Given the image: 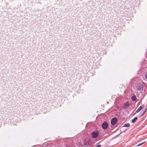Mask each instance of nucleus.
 I'll list each match as a JSON object with an SVG mask.
<instances>
[{
  "label": "nucleus",
  "instance_id": "1",
  "mask_svg": "<svg viewBox=\"0 0 147 147\" xmlns=\"http://www.w3.org/2000/svg\"><path fill=\"white\" fill-rule=\"evenodd\" d=\"M99 135V132L98 131H94L92 132L91 134L92 137L93 138H96Z\"/></svg>",
  "mask_w": 147,
  "mask_h": 147
},
{
  "label": "nucleus",
  "instance_id": "2",
  "mask_svg": "<svg viewBox=\"0 0 147 147\" xmlns=\"http://www.w3.org/2000/svg\"><path fill=\"white\" fill-rule=\"evenodd\" d=\"M108 126V124L106 122H104L102 125V127L104 129H107Z\"/></svg>",
  "mask_w": 147,
  "mask_h": 147
},
{
  "label": "nucleus",
  "instance_id": "3",
  "mask_svg": "<svg viewBox=\"0 0 147 147\" xmlns=\"http://www.w3.org/2000/svg\"><path fill=\"white\" fill-rule=\"evenodd\" d=\"M129 104L127 102H126L123 105V108L124 109H126L129 106Z\"/></svg>",
  "mask_w": 147,
  "mask_h": 147
},
{
  "label": "nucleus",
  "instance_id": "4",
  "mask_svg": "<svg viewBox=\"0 0 147 147\" xmlns=\"http://www.w3.org/2000/svg\"><path fill=\"white\" fill-rule=\"evenodd\" d=\"M144 107L143 106H140L136 110V112H139L141 109L144 108Z\"/></svg>",
  "mask_w": 147,
  "mask_h": 147
},
{
  "label": "nucleus",
  "instance_id": "5",
  "mask_svg": "<svg viewBox=\"0 0 147 147\" xmlns=\"http://www.w3.org/2000/svg\"><path fill=\"white\" fill-rule=\"evenodd\" d=\"M117 121V120H111V123L112 125H114Z\"/></svg>",
  "mask_w": 147,
  "mask_h": 147
},
{
  "label": "nucleus",
  "instance_id": "6",
  "mask_svg": "<svg viewBox=\"0 0 147 147\" xmlns=\"http://www.w3.org/2000/svg\"><path fill=\"white\" fill-rule=\"evenodd\" d=\"M143 88V87L142 85L138 86L137 87V89L138 90H140Z\"/></svg>",
  "mask_w": 147,
  "mask_h": 147
},
{
  "label": "nucleus",
  "instance_id": "7",
  "mask_svg": "<svg viewBox=\"0 0 147 147\" xmlns=\"http://www.w3.org/2000/svg\"><path fill=\"white\" fill-rule=\"evenodd\" d=\"M130 126V124L129 123H127L124 124L123 126V127H129Z\"/></svg>",
  "mask_w": 147,
  "mask_h": 147
},
{
  "label": "nucleus",
  "instance_id": "8",
  "mask_svg": "<svg viewBox=\"0 0 147 147\" xmlns=\"http://www.w3.org/2000/svg\"><path fill=\"white\" fill-rule=\"evenodd\" d=\"M131 98L132 100H135L136 99V97L135 96H134L132 97Z\"/></svg>",
  "mask_w": 147,
  "mask_h": 147
},
{
  "label": "nucleus",
  "instance_id": "9",
  "mask_svg": "<svg viewBox=\"0 0 147 147\" xmlns=\"http://www.w3.org/2000/svg\"><path fill=\"white\" fill-rule=\"evenodd\" d=\"M145 142H143L141 143H140V144H137V146H140L141 145L143 144Z\"/></svg>",
  "mask_w": 147,
  "mask_h": 147
},
{
  "label": "nucleus",
  "instance_id": "10",
  "mask_svg": "<svg viewBox=\"0 0 147 147\" xmlns=\"http://www.w3.org/2000/svg\"><path fill=\"white\" fill-rule=\"evenodd\" d=\"M146 109H145V110H144V111H143L142 112V113H141V116H140V117L142 115L144 114V112L146 111Z\"/></svg>",
  "mask_w": 147,
  "mask_h": 147
},
{
  "label": "nucleus",
  "instance_id": "11",
  "mask_svg": "<svg viewBox=\"0 0 147 147\" xmlns=\"http://www.w3.org/2000/svg\"><path fill=\"white\" fill-rule=\"evenodd\" d=\"M145 78L147 80V72L145 76Z\"/></svg>",
  "mask_w": 147,
  "mask_h": 147
},
{
  "label": "nucleus",
  "instance_id": "12",
  "mask_svg": "<svg viewBox=\"0 0 147 147\" xmlns=\"http://www.w3.org/2000/svg\"><path fill=\"white\" fill-rule=\"evenodd\" d=\"M136 120H132L131 122L133 123H134Z\"/></svg>",
  "mask_w": 147,
  "mask_h": 147
},
{
  "label": "nucleus",
  "instance_id": "13",
  "mask_svg": "<svg viewBox=\"0 0 147 147\" xmlns=\"http://www.w3.org/2000/svg\"><path fill=\"white\" fill-rule=\"evenodd\" d=\"M101 146V145L100 144H99L96 147H100Z\"/></svg>",
  "mask_w": 147,
  "mask_h": 147
},
{
  "label": "nucleus",
  "instance_id": "14",
  "mask_svg": "<svg viewBox=\"0 0 147 147\" xmlns=\"http://www.w3.org/2000/svg\"><path fill=\"white\" fill-rule=\"evenodd\" d=\"M112 119H117L116 118L114 117L112 118Z\"/></svg>",
  "mask_w": 147,
  "mask_h": 147
},
{
  "label": "nucleus",
  "instance_id": "15",
  "mask_svg": "<svg viewBox=\"0 0 147 147\" xmlns=\"http://www.w3.org/2000/svg\"><path fill=\"white\" fill-rule=\"evenodd\" d=\"M137 119V117H135L133 119Z\"/></svg>",
  "mask_w": 147,
  "mask_h": 147
},
{
  "label": "nucleus",
  "instance_id": "16",
  "mask_svg": "<svg viewBox=\"0 0 147 147\" xmlns=\"http://www.w3.org/2000/svg\"><path fill=\"white\" fill-rule=\"evenodd\" d=\"M105 111H103L102 112V113H101V114L102 113H105Z\"/></svg>",
  "mask_w": 147,
  "mask_h": 147
},
{
  "label": "nucleus",
  "instance_id": "17",
  "mask_svg": "<svg viewBox=\"0 0 147 147\" xmlns=\"http://www.w3.org/2000/svg\"><path fill=\"white\" fill-rule=\"evenodd\" d=\"M83 147H88V146H84Z\"/></svg>",
  "mask_w": 147,
  "mask_h": 147
}]
</instances>
